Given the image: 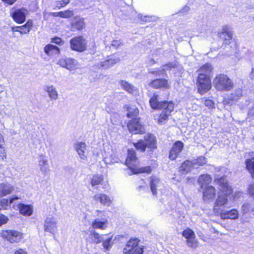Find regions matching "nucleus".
Listing matches in <instances>:
<instances>
[{
    "instance_id": "15",
    "label": "nucleus",
    "mask_w": 254,
    "mask_h": 254,
    "mask_svg": "<svg viewBox=\"0 0 254 254\" xmlns=\"http://www.w3.org/2000/svg\"><path fill=\"white\" fill-rule=\"evenodd\" d=\"M15 187L7 182L0 183V197L5 196L14 192Z\"/></svg>"
},
{
    "instance_id": "60",
    "label": "nucleus",
    "mask_w": 254,
    "mask_h": 254,
    "mask_svg": "<svg viewBox=\"0 0 254 254\" xmlns=\"http://www.w3.org/2000/svg\"><path fill=\"white\" fill-rule=\"evenodd\" d=\"M242 192L240 191L235 192V195L234 196V198L235 199L236 198L240 197L242 195Z\"/></svg>"
},
{
    "instance_id": "46",
    "label": "nucleus",
    "mask_w": 254,
    "mask_h": 254,
    "mask_svg": "<svg viewBox=\"0 0 254 254\" xmlns=\"http://www.w3.org/2000/svg\"><path fill=\"white\" fill-rule=\"evenodd\" d=\"M133 144L137 149L140 150L141 151H144L146 148L145 142L141 140L138 141L137 143H134Z\"/></svg>"
},
{
    "instance_id": "17",
    "label": "nucleus",
    "mask_w": 254,
    "mask_h": 254,
    "mask_svg": "<svg viewBox=\"0 0 254 254\" xmlns=\"http://www.w3.org/2000/svg\"><path fill=\"white\" fill-rule=\"evenodd\" d=\"M167 106L162 109L163 110L162 112L160 114L158 120V123L160 124H163L167 120L168 116L170 115L171 113L174 110V104L173 103H170Z\"/></svg>"
},
{
    "instance_id": "50",
    "label": "nucleus",
    "mask_w": 254,
    "mask_h": 254,
    "mask_svg": "<svg viewBox=\"0 0 254 254\" xmlns=\"http://www.w3.org/2000/svg\"><path fill=\"white\" fill-rule=\"evenodd\" d=\"M204 105L209 108H213L214 107V104L212 100H205L204 101Z\"/></svg>"
},
{
    "instance_id": "52",
    "label": "nucleus",
    "mask_w": 254,
    "mask_h": 254,
    "mask_svg": "<svg viewBox=\"0 0 254 254\" xmlns=\"http://www.w3.org/2000/svg\"><path fill=\"white\" fill-rule=\"evenodd\" d=\"M69 2V0H59L58 1V5L60 4L59 7H62L65 6Z\"/></svg>"
},
{
    "instance_id": "9",
    "label": "nucleus",
    "mask_w": 254,
    "mask_h": 254,
    "mask_svg": "<svg viewBox=\"0 0 254 254\" xmlns=\"http://www.w3.org/2000/svg\"><path fill=\"white\" fill-rule=\"evenodd\" d=\"M58 220L54 217H47L44 223V230L46 232L50 233L52 234H55L58 228Z\"/></svg>"
},
{
    "instance_id": "41",
    "label": "nucleus",
    "mask_w": 254,
    "mask_h": 254,
    "mask_svg": "<svg viewBox=\"0 0 254 254\" xmlns=\"http://www.w3.org/2000/svg\"><path fill=\"white\" fill-rule=\"evenodd\" d=\"M191 162L193 164V168H198L199 167L205 164L207 161L204 157L200 156L196 159L192 160Z\"/></svg>"
},
{
    "instance_id": "61",
    "label": "nucleus",
    "mask_w": 254,
    "mask_h": 254,
    "mask_svg": "<svg viewBox=\"0 0 254 254\" xmlns=\"http://www.w3.org/2000/svg\"><path fill=\"white\" fill-rule=\"evenodd\" d=\"M61 11L60 12H51L50 13V15L53 16H56V17H57V16H59V17H61Z\"/></svg>"
},
{
    "instance_id": "10",
    "label": "nucleus",
    "mask_w": 254,
    "mask_h": 254,
    "mask_svg": "<svg viewBox=\"0 0 254 254\" xmlns=\"http://www.w3.org/2000/svg\"><path fill=\"white\" fill-rule=\"evenodd\" d=\"M58 64L61 66L69 70H73L78 68L79 66L77 61L73 59L65 58L61 59Z\"/></svg>"
},
{
    "instance_id": "27",
    "label": "nucleus",
    "mask_w": 254,
    "mask_h": 254,
    "mask_svg": "<svg viewBox=\"0 0 254 254\" xmlns=\"http://www.w3.org/2000/svg\"><path fill=\"white\" fill-rule=\"evenodd\" d=\"M219 36L226 44H229L232 39V33L227 26H224L219 33Z\"/></svg>"
},
{
    "instance_id": "29",
    "label": "nucleus",
    "mask_w": 254,
    "mask_h": 254,
    "mask_svg": "<svg viewBox=\"0 0 254 254\" xmlns=\"http://www.w3.org/2000/svg\"><path fill=\"white\" fill-rule=\"evenodd\" d=\"M49 98L52 101L57 100L59 98V93L56 88L53 85H47L44 88Z\"/></svg>"
},
{
    "instance_id": "40",
    "label": "nucleus",
    "mask_w": 254,
    "mask_h": 254,
    "mask_svg": "<svg viewBox=\"0 0 254 254\" xmlns=\"http://www.w3.org/2000/svg\"><path fill=\"white\" fill-rule=\"evenodd\" d=\"M127 116L128 118H132V120L136 119L139 114V110L135 106L129 107L127 108Z\"/></svg>"
},
{
    "instance_id": "23",
    "label": "nucleus",
    "mask_w": 254,
    "mask_h": 254,
    "mask_svg": "<svg viewBox=\"0 0 254 254\" xmlns=\"http://www.w3.org/2000/svg\"><path fill=\"white\" fill-rule=\"evenodd\" d=\"M120 61V59L118 57L113 56L110 59L101 62L98 66L100 68L107 69L119 63Z\"/></svg>"
},
{
    "instance_id": "64",
    "label": "nucleus",
    "mask_w": 254,
    "mask_h": 254,
    "mask_svg": "<svg viewBox=\"0 0 254 254\" xmlns=\"http://www.w3.org/2000/svg\"><path fill=\"white\" fill-rule=\"evenodd\" d=\"M20 29V26H17V27L13 28V30L15 31L19 32Z\"/></svg>"
},
{
    "instance_id": "14",
    "label": "nucleus",
    "mask_w": 254,
    "mask_h": 254,
    "mask_svg": "<svg viewBox=\"0 0 254 254\" xmlns=\"http://www.w3.org/2000/svg\"><path fill=\"white\" fill-rule=\"evenodd\" d=\"M74 147L80 158L82 160H86L88 154L86 143L83 142H77L75 143Z\"/></svg>"
},
{
    "instance_id": "1",
    "label": "nucleus",
    "mask_w": 254,
    "mask_h": 254,
    "mask_svg": "<svg viewBox=\"0 0 254 254\" xmlns=\"http://www.w3.org/2000/svg\"><path fill=\"white\" fill-rule=\"evenodd\" d=\"M215 181L219 185V191L214 202L213 210L214 213L218 214L224 210V208H229L232 206L231 200L232 189L225 178H220Z\"/></svg>"
},
{
    "instance_id": "8",
    "label": "nucleus",
    "mask_w": 254,
    "mask_h": 254,
    "mask_svg": "<svg viewBox=\"0 0 254 254\" xmlns=\"http://www.w3.org/2000/svg\"><path fill=\"white\" fill-rule=\"evenodd\" d=\"M70 44L71 48L76 51L83 52L86 49V41L82 36L71 39Z\"/></svg>"
},
{
    "instance_id": "51",
    "label": "nucleus",
    "mask_w": 254,
    "mask_h": 254,
    "mask_svg": "<svg viewBox=\"0 0 254 254\" xmlns=\"http://www.w3.org/2000/svg\"><path fill=\"white\" fill-rule=\"evenodd\" d=\"M138 17L142 21H145V22L149 21L151 19V17L148 16H143L141 14H139L138 15Z\"/></svg>"
},
{
    "instance_id": "38",
    "label": "nucleus",
    "mask_w": 254,
    "mask_h": 254,
    "mask_svg": "<svg viewBox=\"0 0 254 254\" xmlns=\"http://www.w3.org/2000/svg\"><path fill=\"white\" fill-rule=\"evenodd\" d=\"M0 158L4 160L6 158V152L5 148V139L3 135L0 131Z\"/></svg>"
},
{
    "instance_id": "32",
    "label": "nucleus",
    "mask_w": 254,
    "mask_h": 254,
    "mask_svg": "<svg viewBox=\"0 0 254 254\" xmlns=\"http://www.w3.org/2000/svg\"><path fill=\"white\" fill-rule=\"evenodd\" d=\"M104 235H100L95 230H91L90 231L89 238L93 243H101L104 240Z\"/></svg>"
},
{
    "instance_id": "30",
    "label": "nucleus",
    "mask_w": 254,
    "mask_h": 254,
    "mask_svg": "<svg viewBox=\"0 0 254 254\" xmlns=\"http://www.w3.org/2000/svg\"><path fill=\"white\" fill-rule=\"evenodd\" d=\"M94 199L99 201L102 204L109 206L112 202V199L107 195L103 193H99L95 195Z\"/></svg>"
},
{
    "instance_id": "26",
    "label": "nucleus",
    "mask_w": 254,
    "mask_h": 254,
    "mask_svg": "<svg viewBox=\"0 0 254 254\" xmlns=\"http://www.w3.org/2000/svg\"><path fill=\"white\" fill-rule=\"evenodd\" d=\"M108 221L106 218L102 219L96 218L92 222L91 224V226L94 229L105 230L108 227Z\"/></svg>"
},
{
    "instance_id": "44",
    "label": "nucleus",
    "mask_w": 254,
    "mask_h": 254,
    "mask_svg": "<svg viewBox=\"0 0 254 254\" xmlns=\"http://www.w3.org/2000/svg\"><path fill=\"white\" fill-rule=\"evenodd\" d=\"M246 167L249 172L252 175L253 178H254V161L252 159H247L246 161Z\"/></svg>"
},
{
    "instance_id": "21",
    "label": "nucleus",
    "mask_w": 254,
    "mask_h": 254,
    "mask_svg": "<svg viewBox=\"0 0 254 254\" xmlns=\"http://www.w3.org/2000/svg\"><path fill=\"white\" fill-rule=\"evenodd\" d=\"M85 26L84 18L75 16L72 20L71 28L72 31L81 30Z\"/></svg>"
},
{
    "instance_id": "11",
    "label": "nucleus",
    "mask_w": 254,
    "mask_h": 254,
    "mask_svg": "<svg viewBox=\"0 0 254 254\" xmlns=\"http://www.w3.org/2000/svg\"><path fill=\"white\" fill-rule=\"evenodd\" d=\"M170 103H173L172 101H160L158 94H154L149 100L151 107L153 109H161L168 106Z\"/></svg>"
},
{
    "instance_id": "24",
    "label": "nucleus",
    "mask_w": 254,
    "mask_h": 254,
    "mask_svg": "<svg viewBox=\"0 0 254 254\" xmlns=\"http://www.w3.org/2000/svg\"><path fill=\"white\" fill-rule=\"evenodd\" d=\"M121 88L127 92L129 94L136 95L138 93V90L132 84L129 83L126 80H121L119 81Z\"/></svg>"
},
{
    "instance_id": "36",
    "label": "nucleus",
    "mask_w": 254,
    "mask_h": 254,
    "mask_svg": "<svg viewBox=\"0 0 254 254\" xmlns=\"http://www.w3.org/2000/svg\"><path fill=\"white\" fill-rule=\"evenodd\" d=\"M44 52L48 56H54L59 54L60 50L57 46L49 44L44 48Z\"/></svg>"
},
{
    "instance_id": "49",
    "label": "nucleus",
    "mask_w": 254,
    "mask_h": 254,
    "mask_svg": "<svg viewBox=\"0 0 254 254\" xmlns=\"http://www.w3.org/2000/svg\"><path fill=\"white\" fill-rule=\"evenodd\" d=\"M250 204L248 203L244 204L242 206V211L244 214L247 213L250 210Z\"/></svg>"
},
{
    "instance_id": "63",
    "label": "nucleus",
    "mask_w": 254,
    "mask_h": 254,
    "mask_svg": "<svg viewBox=\"0 0 254 254\" xmlns=\"http://www.w3.org/2000/svg\"><path fill=\"white\" fill-rule=\"evenodd\" d=\"M249 156L252 158V159H254V151L250 152L249 153Z\"/></svg>"
},
{
    "instance_id": "56",
    "label": "nucleus",
    "mask_w": 254,
    "mask_h": 254,
    "mask_svg": "<svg viewBox=\"0 0 254 254\" xmlns=\"http://www.w3.org/2000/svg\"><path fill=\"white\" fill-rule=\"evenodd\" d=\"M248 116L249 118L254 116V107L249 110Z\"/></svg>"
},
{
    "instance_id": "48",
    "label": "nucleus",
    "mask_w": 254,
    "mask_h": 254,
    "mask_svg": "<svg viewBox=\"0 0 254 254\" xmlns=\"http://www.w3.org/2000/svg\"><path fill=\"white\" fill-rule=\"evenodd\" d=\"M242 96V91L240 89H237L232 94V100H237Z\"/></svg>"
},
{
    "instance_id": "13",
    "label": "nucleus",
    "mask_w": 254,
    "mask_h": 254,
    "mask_svg": "<svg viewBox=\"0 0 254 254\" xmlns=\"http://www.w3.org/2000/svg\"><path fill=\"white\" fill-rule=\"evenodd\" d=\"M13 209L19 210L20 214L24 216H31L33 213V207L31 205H26L22 203H14L12 206Z\"/></svg>"
},
{
    "instance_id": "18",
    "label": "nucleus",
    "mask_w": 254,
    "mask_h": 254,
    "mask_svg": "<svg viewBox=\"0 0 254 254\" xmlns=\"http://www.w3.org/2000/svg\"><path fill=\"white\" fill-rule=\"evenodd\" d=\"M217 215H219L222 219L235 220L239 217L238 211L235 209H232L229 211L224 209Z\"/></svg>"
},
{
    "instance_id": "4",
    "label": "nucleus",
    "mask_w": 254,
    "mask_h": 254,
    "mask_svg": "<svg viewBox=\"0 0 254 254\" xmlns=\"http://www.w3.org/2000/svg\"><path fill=\"white\" fill-rule=\"evenodd\" d=\"M198 92L201 95L208 92L211 88V82L209 76L198 74L197 83Z\"/></svg>"
},
{
    "instance_id": "53",
    "label": "nucleus",
    "mask_w": 254,
    "mask_h": 254,
    "mask_svg": "<svg viewBox=\"0 0 254 254\" xmlns=\"http://www.w3.org/2000/svg\"><path fill=\"white\" fill-rule=\"evenodd\" d=\"M122 45V42L120 40H114L112 41V46L115 48H118Z\"/></svg>"
},
{
    "instance_id": "57",
    "label": "nucleus",
    "mask_w": 254,
    "mask_h": 254,
    "mask_svg": "<svg viewBox=\"0 0 254 254\" xmlns=\"http://www.w3.org/2000/svg\"><path fill=\"white\" fill-rule=\"evenodd\" d=\"M52 42L57 44H60L62 42V40L59 37H56L52 39Z\"/></svg>"
},
{
    "instance_id": "20",
    "label": "nucleus",
    "mask_w": 254,
    "mask_h": 254,
    "mask_svg": "<svg viewBox=\"0 0 254 254\" xmlns=\"http://www.w3.org/2000/svg\"><path fill=\"white\" fill-rule=\"evenodd\" d=\"M216 195L215 188L211 186L206 187L203 191V199L204 201L212 200Z\"/></svg>"
},
{
    "instance_id": "42",
    "label": "nucleus",
    "mask_w": 254,
    "mask_h": 254,
    "mask_svg": "<svg viewBox=\"0 0 254 254\" xmlns=\"http://www.w3.org/2000/svg\"><path fill=\"white\" fill-rule=\"evenodd\" d=\"M175 66V64L172 63H169L166 65L163 66V68L162 69H158L157 70H154L152 71L151 72L153 74H156L157 75H161L163 74V72L166 70H168L171 69L172 67H174Z\"/></svg>"
},
{
    "instance_id": "6",
    "label": "nucleus",
    "mask_w": 254,
    "mask_h": 254,
    "mask_svg": "<svg viewBox=\"0 0 254 254\" xmlns=\"http://www.w3.org/2000/svg\"><path fill=\"white\" fill-rule=\"evenodd\" d=\"M143 252V248L139 246L137 239L128 241L123 250L124 254H142Z\"/></svg>"
},
{
    "instance_id": "35",
    "label": "nucleus",
    "mask_w": 254,
    "mask_h": 254,
    "mask_svg": "<svg viewBox=\"0 0 254 254\" xmlns=\"http://www.w3.org/2000/svg\"><path fill=\"white\" fill-rule=\"evenodd\" d=\"M144 140L146 147L152 149L157 147L156 144V139L155 137L150 134H146L144 136Z\"/></svg>"
},
{
    "instance_id": "5",
    "label": "nucleus",
    "mask_w": 254,
    "mask_h": 254,
    "mask_svg": "<svg viewBox=\"0 0 254 254\" xmlns=\"http://www.w3.org/2000/svg\"><path fill=\"white\" fill-rule=\"evenodd\" d=\"M0 236L10 243H19L23 238L22 233L14 230H2Z\"/></svg>"
},
{
    "instance_id": "2",
    "label": "nucleus",
    "mask_w": 254,
    "mask_h": 254,
    "mask_svg": "<svg viewBox=\"0 0 254 254\" xmlns=\"http://www.w3.org/2000/svg\"><path fill=\"white\" fill-rule=\"evenodd\" d=\"M138 160L135 151L133 149H128V155L126 161V165L132 171L133 174L141 173H150L151 168L150 166L138 167Z\"/></svg>"
},
{
    "instance_id": "39",
    "label": "nucleus",
    "mask_w": 254,
    "mask_h": 254,
    "mask_svg": "<svg viewBox=\"0 0 254 254\" xmlns=\"http://www.w3.org/2000/svg\"><path fill=\"white\" fill-rule=\"evenodd\" d=\"M193 168V165L191 161L187 160L180 167V171L182 173H187Z\"/></svg>"
},
{
    "instance_id": "7",
    "label": "nucleus",
    "mask_w": 254,
    "mask_h": 254,
    "mask_svg": "<svg viewBox=\"0 0 254 254\" xmlns=\"http://www.w3.org/2000/svg\"><path fill=\"white\" fill-rule=\"evenodd\" d=\"M183 236L187 239V245L188 247L196 249L198 247V242L195 239V235L194 232L189 228H187L183 232Z\"/></svg>"
},
{
    "instance_id": "55",
    "label": "nucleus",
    "mask_w": 254,
    "mask_h": 254,
    "mask_svg": "<svg viewBox=\"0 0 254 254\" xmlns=\"http://www.w3.org/2000/svg\"><path fill=\"white\" fill-rule=\"evenodd\" d=\"M14 254H27V253L25 250L22 249H19L17 250H16L14 252Z\"/></svg>"
},
{
    "instance_id": "19",
    "label": "nucleus",
    "mask_w": 254,
    "mask_h": 254,
    "mask_svg": "<svg viewBox=\"0 0 254 254\" xmlns=\"http://www.w3.org/2000/svg\"><path fill=\"white\" fill-rule=\"evenodd\" d=\"M27 10L24 8L15 10L11 14L13 20L17 23H21L25 20Z\"/></svg>"
},
{
    "instance_id": "16",
    "label": "nucleus",
    "mask_w": 254,
    "mask_h": 254,
    "mask_svg": "<svg viewBox=\"0 0 254 254\" xmlns=\"http://www.w3.org/2000/svg\"><path fill=\"white\" fill-rule=\"evenodd\" d=\"M184 147V144L182 142L176 141L173 145L169 153V157L173 160L177 158L179 154L182 151Z\"/></svg>"
},
{
    "instance_id": "58",
    "label": "nucleus",
    "mask_w": 254,
    "mask_h": 254,
    "mask_svg": "<svg viewBox=\"0 0 254 254\" xmlns=\"http://www.w3.org/2000/svg\"><path fill=\"white\" fill-rule=\"evenodd\" d=\"M249 78L252 80H254V69L253 68L249 75Z\"/></svg>"
},
{
    "instance_id": "28",
    "label": "nucleus",
    "mask_w": 254,
    "mask_h": 254,
    "mask_svg": "<svg viewBox=\"0 0 254 254\" xmlns=\"http://www.w3.org/2000/svg\"><path fill=\"white\" fill-rule=\"evenodd\" d=\"M150 85L154 88H170V85L168 83V80L165 79H156L153 80Z\"/></svg>"
},
{
    "instance_id": "62",
    "label": "nucleus",
    "mask_w": 254,
    "mask_h": 254,
    "mask_svg": "<svg viewBox=\"0 0 254 254\" xmlns=\"http://www.w3.org/2000/svg\"><path fill=\"white\" fill-rule=\"evenodd\" d=\"M103 213V212H102L100 210H97L95 211L96 216H97L100 215V214H102Z\"/></svg>"
},
{
    "instance_id": "59",
    "label": "nucleus",
    "mask_w": 254,
    "mask_h": 254,
    "mask_svg": "<svg viewBox=\"0 0 254 254\" xmlns=\"http://www.w3.org/2000/svg\"><path fill=\"white\" fill-rule=\"evenodd\" d=\"M5 3L11 5L13 4L17 0H2Z\"/></svg>"
},
{
    "instance_id": "34",
    "label": "nucleus",
    "mask_w": 254,
    "mask_h": 254,
    "mask_svg": "<svg viewBox=\"0 0 254 254\" xmlns=\"http://www.w3.org/2000/svg\"><path fill=\"white\" fill-rule=\"evenodd\" d=\"M161 183L158 178L152 177L150 179V189L153 195L156 194V190L161 187Z\"/></svg>"
},
{
    "instance_id": "31",
    "label": "nucleus",
    "mask_w": 254,
    "mask_h": 254,
    "mask_svg": "<svg viewBox=\"0 0 254 254\" xmlns=\"http://www.w3.org/2000/svg\"><path fill=\"white\" fill-rule=\"evenodd\" d=\"M113 236L109 234L104 235V240L102 242V246L105 251L110 250L114 244V240H113Z\"/></svg>"
},
{
    "instance_id": "33",
    "label": "nucleus",
    "mask_w": 254,
    "mask_h": 254,
    "mask_svg": "<svg viewBox=\"0 0 254 254\" xmlns=\"http://www.w3.org/2000/svg\"><path fill=\"white\" fill-rule=\"evenodd\" d=\"M213 67L210 64L207 63L201 66L197 70L198 74L207 75L210 77L213 70Z\"/></svg>"
},
{
    "instance_id": "45",
    "label": "nucleus",
    "mask_w": 254,
    "mask_h": 254,
    "mask_svg": "<svg viewBox=\"0 0 254 254\" xmlns=\"http://www.w3.org/2000/svg\"><path fill=\"white\" fill-rule=\"evenodd\" d=\"M103 180L102 175H94L91 180V184L93 187L99 185Z\"/></svg>"
},
{
    "instance_id": "47",
    "label": "nucleus",
    "mask_w": 254,
    "mask_h": 254,
    "mask_svg": "<svg viewBox=\"0 0 254 254\" xmlns=\"http://www.w3.org/2000/svg\"><path fill=\"white\" fill-rule=\"evenodd\" d=\"M61 17L69 18L73 15V12L71 10H66L64 11H61Z\"/></svg>"
},
{
    "instance_id": "3",
    "label": "nucleus",
    "mask_w": 254,
    "mask_h": 254,
    "mask_svg": "<svg viewBox=\"0 0 254 254\" xmlns=\"http://www.w3.org/2000/svg\"><path fill=\"white\" fill-rule=\"evenodd\" d=\"M214 87L218 91H229L232 89V80L225 74L217 75L213 80Z\"/></svg>"
},
{
    "instance_id": "12",
    "label": "nucleus",
    "mask_w": 254,
    "mask_h": 254,
    "mask_svg": "<svg viewBox=\"0 0 254 254\" xmlns=\"http://www.w3.org/2000/svg\"><path fill=\"white\" fill-rule=\"evenodd\" d=\"M127 127L130 132L136 134L142 133L144 132V127L139 122V119H135L129 121Z\"/></svg>"
},
{
    "instance_id": "54",
    "label": "nucleus",
    "mask_w": 254,
    "mask_h": 254,
    "mask_svg": "<svg viewBox=\"0 0 254 254\" xmlns=\"http://www.w3.org/2000/svg\"><path fill=\"white\" fill-rule=\"evenodd\" d=\"M190 10V7L187 5H186L182 8V9L180 10V12L181 13L186 14V13H187Z\"/></svg>"
},
{
    "instance_id": "22",
    "label": "nucleus",
    "mask_w": 254,
    "mask_h": 254,
    "mask_svg": "<svg viewBox=\"0 0 254 254\" xmlns=\"http://www.w3.org/2000/svg\"><path fill=\"white\" fill-rule=\"evenodd\" d=\"M38 165L40 171L44 174H47L50 171L48 160L47 157L41 155L39 157Z\"/></svg>"
},
{
    "instance_id": "37",
    "label": "nucleus",
    "mask_w": 254,
    "mask_h": 254,
    "mask_svg": "<svg viewBox=\"0 0 254 254\" xmlns=\"http://www.w3.org/2000/svg\"><path fill=\"white\" fill-rule=\"evenodd\" d=\"M212 181V178L208 174H203L200 175L197 180V183L200 186L201 188L203 186L209 184Z\"/></svg>"
},
{
    "instance_id": "25",
    "label": "nucleus",
    "mask_w": 254,
    "mask_h": 254,
    "mask_svg": "<svg viewBox=\"0 0 254 254\" xmlns=\"http://www.w3.org/2000/svg\"><path fill=\"white\" fill-rule=\"evenodd\" d=\"M20 196H18L15 195H12L9 199L7 198H1L0 200V206L4 210H7L10 207V204L13 205L14 201L20 199Z\"/></svg>"
},
{
    "instance_id": "43",
    "label": "nucleus",
    "mask_w": 254,
    "mask_h": 254,
    "mask_svg": "<svg viewBox=\"0 0 254 254\" xmlns=\"http://www.w3.org/2000/svg\"><path fill=\"white\" fill-rule=\"evenodd\" d=\"M32 26V22L31 20L28 21L26 23L20 26V29L19 30V32L22 34L27 33L29 32Z\"/></svg>"
}]
</instances>
